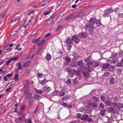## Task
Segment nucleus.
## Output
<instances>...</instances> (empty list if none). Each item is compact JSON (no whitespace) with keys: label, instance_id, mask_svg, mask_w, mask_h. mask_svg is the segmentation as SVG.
Wrapping results in <instances>:
<instances>
[{"label":"nucleus","instance_id":"obj_1","mask_svg":"<svg viewBox=\"0 0 123 123\" xmlns=\"http://www.w3.org/2000/svg\"><path fill=\"white\" fill-rule=\"evenodd\" d=\"M77 63V65L82 72L83 71L84 69H86V67H85L84 64L82 62L79 61Z\"/></svg>","mask_w":123,"mask_h":123},{"label":"nucleus","instance_id":"obj_2","mask_svg":"<svg viewBox=\"0 0 123 123\" xmlns=\"http://www.w3.org/2000/svg\"><path fill=\"white\" fill-rule=\"evenodd\" d=\"M85 27L86 30V31L88 30L89 29H91L89 30V31L90 33V34L91 35H92L93 34V29L94 28V26H93L92 25L91 27L89 25H85Z\"/></svg>","mask_w":123,"mask_h":123},{"label":"nucleus","instance_id":"obj_3","mask_svg":"<svg viewBox=\"0 0 123 123\" xmlns=\"http://www.w3.org/2000/svg\"><path fill=\"white\" fill-rule=\"evenodd\" d=\"M26 98L29 101L32 100V94L31 93L27 91L26 92ZM30 104H31V102L29 101Z\"/></svg>","mask_w":123,"mask_h":123},{"label":"nucleus","instance_id":"obj_4","mask_svg":"<svg viewBox=\"0 0 123 123\" xmlns=\"http://www.w3.org/2000/svg\"><path fill=\"white\" fill-rule=\"evenodd\" d=\"M77 35H74L72 36L71 38L73 41L75 43L78 44L80 41L79 38Z\"/></svg>","mask_w":123,"mask_h":123},{"label":"nucleus","instance_id":"obj_5","mask_svg":"<svg viewBox=\"0 0 123 123\" xmlns=\"http://www.w3.org/2000/svg\"><path fill=\"white\" fill-rule=\"evenodd\" d=\"M112 106L114 108L117 109H120L122 108V104L120 103H114L112 104Z\"/></svg>","mask_w":123,"mask_h":123},{"label":"nucleus","instance_id":"obj_6","mask_svg":"<svg viewBox=\"0 0 123 123\" xmlns=\"http://www.w3.org/2000/svg\"><path fill=\"white\" fill-rule=\"evenodd\" d=\"M43 89L44 92L47 93L49 92L51 90V87L47 85H45Z\"/></svg>","mask_w":123,"mask_h":123},{"label":"nucleus","instance_id":"obj_7","mask_svg":"<svg viewBox=\"0 0 123 123\" xmlns=\"http://www.w3.org/2000/svg\"><path fill=\"white\" fill-rule=\"evenodd\" d=\"M87 107L88 108H94L95 107L94 105L93 104V102L89 100L87 102Z\"/></svg>","mask_w":123,"mask_h":123},{"label":"nucleus","instance_id":"obj_8","mask_svg":"<svg viewBox=\"0 0 123 123\" xmlns=\"http://www.w3.org/2000/svg\"><path fill=\"white\" fill-rule=\"evenodd\" d=\"M92 70V68L90 67H89L87 69L86 68V69H84L82 72L84 73H86V75H87V74L90 73Z\"/></svg>","mask_w":123,"mask_h":123},{"label":"nucleus","instance_id":"obj_9","mask_svg":"<svg viewBox=\"0 0 123 123\" xmlns=\"http://www.w3.org/2000/svg\"><path fill=\"white\" fill-rule=\"evenodd\" d=\"M77 36H78L79 38L81 39L86 37L87 35L85 33L82 32L79 33Z\"/></svg>","mask_w":123,"mask_h":123},{"label":"nucleus","instance_id":"obj_10","mask_svg":"<svg viewBox=\"0 0 123 123\" xmlns=\"http://www.w3.org/2000/svg\"><path fill=\"white\" fill-rule=\"evenodd\" d=\"M108 111L109 112L114 114H117L118 113V111H114L113 108L112 107H109L108 109Z\"/></svg>","mask_w":123,"mask_h":123},{"label":"nucleus","instance_id":"obj_11","mask_svg":"<svg viewBox=\"0 0 123 123\" xmlns=\"http://www.w3.org/2000/svg\"><path fill=\"white\" fill-rule=\"evenodd\" d=\"M88 115L87 114H85L83 115L80 118L81 120H87L88 118Z\"/></svg>","mask_w":123,"mask_h":123},{"label":"nucleus","instance_id":"obj_12","mask_svg":"<svg viewBox=\"0 0 123 123\" xmlns=\"http://www.w3.org/2000/svg\"><path fill=\"white\" fill-rule=\"evenodd\" d=\"M76 16H75L74 15H70L68 16L66 18V20H70L73 19L74 18L76 17Z\"/></svg>","mask_w":123,"mask_h":123},{"label":"nucleus","instance_id":"obj_13","mask_svg":"<svg viewBox=\"0 0 123 123\" xmlns=\"http://www.w3.org/2000/svg\"><path fill=\"white\" fill-rule=\"evenodd\" d=\"M109 67V64L107 63L103 64L101 67L103 69H107Z\"/></svg>","mask_w":123,"mask_h":123},{"label":"nucleus","instance_id":"obj_14","mask_svg":"<svg viewBox=\"0 0 123 123\" xmlns=\"http://www.w3.org/2000/svg\"><path fill=\"white\" fill-rule=\"evenodd\" d=\"M72 38L71 39L70 37H68L67 40L66 41V43L68 44H71L73 42Z\"/></svg>","mask_w":123,"mask_h":123},{"label":"nucleus","instance_id":"obj_15","mask_svg":"<svg viewBox=\"0 0 123 123\" xmlns=\"http://www.w3.org/2000/svg\"><path fill=\"white\" fill-rule=\"evenodd\" d=\"M48 81L46 79H44L42 81H39V83L42 85H44Z\"/></svg>","mask_w":123,"mask_h":123},{"label":"nucleus","instance_id":"obj_16","mask_svg":"<svg viewBox=\"0 0 123 123\" xmlns=\"http://www.w3.org/2000/svg\"><path fill=\"white\" fill-rule=\"evenodd\" d=\"M51 56L49 53H48L45 56V58L48 61H49L51 59Z\"/></svg>","mask_w":123,"mask_h":123},{"label":"nucleus","instance_id":"obj_17","mask_svg":"<svg viewBox=\"0 0 123 123\" xmlns=\"http://www.w3.org/2000/svg\"><path fill=\"white\" fill-rule=\"evenodd\" d=\"M84 15L85 14L84 12H81L79 13L77 15H74L75 16H76V17H78L79 18H81L82 16H84Z\"/></svg>","mask_w":123,"mask_h":123},{"label":"nucleus","instance_id":"obj_18","mask_svg":"<svg viewBox=\"0 0 123 123\" xmlns=\"http://www.w3.org/2000/svg\"><path fill=\"white\" fill-rule=\"evenodd\" d=\"M72 81L73 84L75 86H76L77 85H78L79 83L76 79H73Z\"/></svg>","mask_w":123,"mask_h":123},{"label":"nucleus","instance_id":"obj_19","mask_svg":"<svg viewBox=\"0 0 123 123\" xmlns=\"http://www.w3.org/2000/svg\"><path fill=\"white\" fill-rule=\"evenodd\" d=\"M14 77L13 78L15 81H17L18 79V74L17 73H15L14 75Z\"/></svg>","mask_w":123,"mask_h":123},{"label":"nucleus","instance_id":"obj_20","mask_svg":"<svg viewBox=\"0 0 123 123\" xmlns=\"http://www.w3.org/2000/svg\"><path fill=\"white\" fill-rule=\"evenodd\" d=\"M95 21V19L94 18H91L89 21V22L90 25H92L94 24Z\"/></svg>","mask_w":123,"mask_h":123},{"label":"nucleus","instance_id":"obj_21","mask_svg":"<svg viewBox=\"0 0 123 123\" xmlns=\"http://www.w3.org/2000/svg\"><path fill=\"white\" fill-rule=\"evenodd\" d=\"M112 11V10L111 8H110L105 10L104 11V12H106V13L109 14Z\"/></svg>","mask_w":123,"mask_h":123},{"label":"nucleus","instance_id":"obj_22","mask_svg":"<svg viewBox=\"0 0 123 123\" xmlns=\"http://www.w3.org/2000/svg\"><path fill=\"white\" fill-rule=\"evenodd\" d=\"M35 92L38 94H42L43 92V90H38L36 89H35Z\"/></svg>","mask_w":123,"mask_h":123},{"label":"nucleus","instance_id":"obj_23","mask_svg":"<svg viewBox=\"0 0 123 123\" xmlns=\"http://www.w3.org/2000/svg\"><path fill=\"white\" fill-rule=\"evenodd\" d=\"M69 98V96H64L62 98V101H66Z\"/></svg>","mask_w":123,"mask_h":123},{"label":"nucleus","instance_id":"obj_24","mask_svg":"<svg viewBox=\"0 0 123 123\" xmlns=\"http://www.w3.org/2000/svg\"><path fill=\"white\" fill-rule=\"evenodd\" d=\"M18 69H17V70H20L22 69V67L21 66V64L20 62L17 63Z\"/></svg>","mask_w":123,"mask_h":123},{"label":"nucleus","instance_id":"obj_25","mask_svg":"<svg viewBox=\"0 0 123 123\" xmlns=\"http://www.w3.org/2000/svg\"><path fill=\"white\" fill-rule=\"evenodd\" d=\"M96 24L97 26H100L101 25L100 21L99 20H97L96 22Z\"/></svg>","mask_w":123,"mask_h":123},{"label":"nucleus","instance_id":"obj_26","mask_svg":"<svg viewBox=\"0 0 123 123\" xmlns=\"http://www.w3.org/2000/svg\"><path fill=\"white\" fill-rule=\"evenodd\" d=\"M58 94V95L60 97L63 96L65 95V92L62 91H61Z\"/></svg>","mask_w":123,"mask_h":123},{"label":"nucleus","instance_id":"obj_27","mask_svg":"<svg viewBox=\"0 0 123 123\" xmlns=\"http://www.w3.org/2000/svg\"><path fill=\"white\" fill-rule=\"evenodd\" d=\"M99 65L98 62H94L92 63V66L94 67H98Z\"/></svg>","mask_w":123,"mask_h":123},{"label":"nucleus","instance_id":"obj_28","mask_svg":"<svg viewBox=\"0 0 123 123\" xmlns=\"http://www.w3.org/2000/svg\"><path fill=\"white\" fill-rule=\"evenodd\" d=\"M105 104L106 105H107L109 106H111V103L110 101L108 100L106 101L105 102Z\"/></svg>","mask_w":123,"mask_h":123},{"label":"nucleus","instance_id":"obj_29","mask_svg":"<svg viewBox=\"0 0 123 123\" xmlns=\"http://www.w3.org/2000/svg\"><path fill=\"white\" fill-rule=\"evenodd\" d=\"M25 123H31V119H27L25 121Z\"/></svg>","mask_w":123,"mask_h":123},{"label":"nucleus","instance_id":"obj_30","mask_svg":"<svg viewBox=\"0 0 123 123\" xmlns=\"http://www.w3.org/2000/svg\"><path fill=\"white\" fill-rule=\"evenodd\" d=\"M5 15V11H3L2 13L0 15V18H3Z\"/></svg>","mask_w":123,"mask_h":123},{"label":"nucleus","instance_id":"obj_31","mask_svg":"<svg viewBox=\"0 0 123 123\" xmlns=\"http://www.w3.org/2000/svg\"><path fill=\"white\" fill-rule=\"evenodd\" d=\"M40 38V37H38L36 39L33 40L32 41V43H34L36 42H38Z\"/></svg>","mask_w":123,"mask_h":123},{"label":"nucleus","instance_id":"obj_32","mask_svg":"<svg viewBox=\"0 0 123 123\" xmlns=\"http://www.w3.org/2000/svg\"><path fill=\"white\" fill-rule=\"evenodd\" d=\"M106 111L105 110H103L100 111V114L102 116H104L105 114V112Z\"/></svg>","mask_w":123,"mask_h":123},{"label":"nucleus","instance_id":"obj_33","mask_svg":"<svg viewBox=\"0 0 123 123\" xmlns=\"http://www.w3.org/2000/svg\"><path fill=\"white\" fill-rule=\"evenodd\" d=\"M65 60L68 63H69L71 61L70 58L68 57H66L65 58Z\"/></svg>","mask_w":123,"mask_h":123},{"label":"nucleus","instance_id":"obj_34","mask_svg":"<svg viewBox=\"0 0 123 123\" xmlns=\"http://www.w3.org/2000/svg\"><path fill=\"white\" fill-rule=\"evenodd\" d=\"M30 63V61H28V62H26L25 64H24L23 65V67H25L27 66Z\"/></svg>","mask_w":123,"mask_h":123},{"label":"nucleus","instance_id":"obj_35","mask_svg":"<svg viewBox=\"0 0 123 123\" xmlns=\"http://www.w3.org/2000/svg\"><path fill=\"white\" fill-rule=\"evenodd\" d=\"M37 76L40 78H42L43 76H44V75L43 74L41 73H38L37 74Z\"/></svg>","mask_w":123,"mask_h":123},{"label":"nucleus","instance_id":"obj_36","mask_svg":"<svg viewBox=\"0 0 123 123\" xmlns=\"http://www.w3.org/2000/svg\"><path fill=\"white\" fill-rule=\"evenodd\" d=\"M115 81V79L113 77L111 78L110 79V83L111 84H113Z\"/></svg>","mask_w":123,"mask_h":123},{"label":"nucleus","instance_id":"obj_37","mask_svg":"<svg viewBox=\"0 0 123 123\" xmlns=\"http://www.w3.org/2000/svg\"><path fill=\"white\" fill-rule=\"evenodd\" d=\"M62 27V25H59L56 29L55 30V31H58L60 30L61 29Z\"/></svg>","mask_w":123,"mask_h":123},{"label":"nucleus","instance_id":"obj_38","mask_svg":"<svg viewBox=\"0 0 123 123\" xmlns=\"http://www.w3.org/2000/svg\"><path fill=\"white\" fill-rule=\"evenodd\" d=\"M110 75V74L109 73L107 72H106L104 74V76L107 77L109 76Z\"/></svg>","mask_w":123,"mask_h":123},{"label":"nucleus","instance_id":"obj_39","mask_svg":"<svg viewBox=\"0 0 123 123\" xmlns=\"http://www.w3.org/2000/svg\"><path fill=\"white\" fill-rule=\"evenodd\" d=\"M122 69L120 68H118L116 70V72L117 73V74H120L122 72Z\"/></svg>","mask_w":123,"mask_h":123},{"label":"nucleus","instance_id":"obj_40","mask_svg":"<svg viewBox=\"0 0 123 123\" xmlns=\"http://www.w3.org/2000/svg\"><path fill=\"white\" fill-rule=\"evenodd\" d=\"M67 49L69 51H70L72 47V45L71 44H68V45H67Z\"/></svg>","mask_w":123,"mask_h":123},{"label":"nucleus","instance_id":"obj_41","mask_svg":"<svg viewBox=\"0 0 123 123\" xmlns=\"http://www.w3.org/2000/svg\"><path fill=\"white\" fill-rule=\"evenodd\" d=\"M87 66H89L92 64L93 62L91 61H90L86 63Z\"/></svg>","mask_w":123,"mask_h":123},{"label":"nucleus","instance_id":"obj_42","mask_svg":"<svg viewBox=\"0 0 123 123\" xmlns=\"http://www.w3.org/2000/svg\"><path fill=\"white\" fill-rule=\"evenodd\" d=\"M99 107L101 108H103L105 106L103 103H100L99 105Z\"/></svg>","mask_w":123,"mask_h":123},{"label":"nucleus","instance_id":"obj_43","mask_svg":"<svg viewBox=\"0 0 123 123\" xmlns=\"http://www.w3.org/2000/svg\"><path fill=\"white\" fill-rule=\"evenodd\" d=\"M34 98L36 99H39L41 97L38 95H35L34 96Z\"/></svg>","mask_w":123,"mask_h":123},{"label":"nucleus","instance_id":"obj_44","mask_svg":"<svg viewBox=\"0 0 123 123\" xmlns=\"http://www.w3.org/2000/svg\"><path fill=\"white\" fill-rule=\"evenodd\" d=\"M25 89L26 90H28L29 88V86L28 84L25 85L24 86Z\"/></svg>","mask_w":123,"mask_h":123},{"label":"nucleus","instance_id":"obj_45","mask_svg":"<svg viewBox=\"0 0 123 123\" xmlns=\"http://www.w3.org/2000/svg\"><path fill=\"white\" fill-rule=\"evenodd\" d=\"M81 114L78 113L76 114V117L77 118H80V117H81Z\"/></svg>","mask_w":123,"mask_h":123},{"label":"nucleus","instance_id":"obj_46","mask_svg":"<svg viewBox=\"0 0 123 123\" xmlns=\"http://www.w3.org/2000/svg\"><path fill=\"white\" fill-rule=\"evenodd\" d=\"M50 12V11H48L47 12H45L43 14L45 16H46L47 15H48L49 14Z\"/></svg>","mask_w":123,"mask_h":123},{"label":"nucleus","instance_id":"obj_47","mask_svg":"<svg viewBox=\"0 0 123 123\" xmlns=\"http://www.w3.org/2000/svg\"><path fill=\"white\" fill-rule=\"evenodd\" d=\"M67 84L68 85H71V82L70 79H68L66 81Z\"/></svg>","mask_w":123,"mask_h":123},{"label":"nucleus","instance_id":"obj_48","mask_svg":"<svg viewBox=\"0 0 123 123\" xmlns=\"http://www.w3.org/2000/svg\"><path fill=\"white\" fill-rule=\"evenodd\" d=\"M118 17L120 18H123V13H119L118 14Z\"/></svg>","mask_w":123,"mask_h":123},{"label":"nucleus","instance_id":"obj_49","mask_svg":"<svg viewBox=\"0 0 123 123\" xmlns=\"http://www.w3.org/2000/svg\"><path fill=\"white\" fill-rule=\"evenodd\" d=\"M11 61L10 59L8 61H6V65L7 66L8 65Z\"/></svg>","mask_w":123,"mask_h":123},{"label":"nucleus","instance_id":"obj_50","mask_svg":"<svg viewBox=\"0 0 123 123\" xmlns=\"http://www.w3.org/2000/svg\"><path fill=\"white\" fill-rule=\"evenodd\" d=\"M90 60V59L89 57H88L87 58L85 59H84L85 61V62L86 63L89 61Z\"/></svg>","mask_w":123,"mask_h":123},{"label":"nucleus","instance_id":"obj_51","mask_svg":"<svg viewBox=\"0 0 123 123\" xmlns=\"http://www.w3.org/2000/svg\"><path fill=\"white\" fill-rule=\"evenodd\" d=\"M44 41V40H42L41 41V42L37 45V46H41L42 45V44H43Z\"/></svg>","mask_w":123,"mask_h":123},{"label":"nucleus","instance_id":"obj_52","mask_svg":"<svg viewBox=\"0 0 123 123\" xmlns=\"http://www.w3.org/2000/svg\"><path fill=\"white\" fill-rule=\"evenodd\" d=\"M117 54H113L112 55L111 58L112 59H114L117 56Z\"/></svg>","mask_w":123,"mask_h":123},{"label":"nucleus","instance_id":"obj_53","mask_svg":"<svg viewBox=\"0 0 123 123\" xmlns=\"http://www.w3.org/2000/svg\"><path fill=\"white\" fill-rule=\"evenodd\" d=\"M18 58V57H15L14 58H11L10 59L11 60V61H12V60H17Z\"/></svg>","mask_w":123,"mask_h":123},{"label":"nucleus","instance_id":"obj_54","mask_svg":"<svg viewBox=\"0 0 123 123\" xmlns=\"http://www.w3.org/2000/svg\"><path fill=\"white\" fill-rule=\"evenodd\" d=\"M108 14L106 13V12H105L103 14V16L104 17H108Z\"/></svg>","mask_w":123,"mask_h":123},{"label":"nucleus","instance_id":"obj_55","mask_svg":"<svg viewBox=\"0 0 123 123\" xmlns=\"http://www.w3.org/2000/svg\"><path fill=\"white\" fill-rule=\"evenodd\" d=\"M61 105L63 106H66L67 105V103L64 102L61 103Z\"/></svg>","mask_w":123,"mask_h":123},{"label":"nucleus","instance_id":"obj_56","mask_svg":"<svg viewBox=\"0 0 123 123\" xmlns=\"http://www.w3.org/2000/svg\"><path fill=\"white\" fill-rule=\"evenodd\" d=\"M77 76L79 80L81 79L82 78V76L80 74H78L77 75Z\"/></svg>","mask_w":123,"mask_h":123},{"label":"nucleus","instance_id":"obj_57","mask_svg":"<svg viewBox=\"0 0 123 123\" xmlns=\"http://www.w3.org/2000/svg\"><path fill=\"white\" fill-rule=\"evenodd\" d=\"M93 99L95 101H97L98 100V98L96 96H94L93 97Z\"/></svg>","mask_w":123,"mask_h":123},{"label":"nucleus","instance_id":"obj_58","mask_svg":"<svg viewBox=\"0 0 123 123\" xmlns=\"http://www.w3.org/2000/svg\"><path fill=\"white\" fill-rule=\"evenodd\" d=\"M71 65L73 67H75L76 66V64L75 62H72Z\"/></svg>","mask_w":123,"mask_h":123},{"label":"nucleus","instance_id":"obj_59","mask_svg":"<svg viewBox=\"0 0 123 123\" xmlns=\"http://www.w3.org/2000/svg\"><path fill=\"white\" fill-rule=\"evenodd\" d=\"M101 98L102 101H104L105 100V98L104 96H102L101 97Z\"/></svg>","mask_w":123,"mask_h":123},{"label":"nucleus","instance_id":"obj_60","mask_svg":"<svg viewBox=\"0 0 123 123\" xmlns=\"http://www.w3.org/2000/svg\"><path fill=\"white\" fill-rule=\"evenodd\" d=\"M35 11L34 10L31 11L28 14V15L29 16L31 14L33 13Z\"/></svg>","mask_w":123,"mask_h":123},{"label":"nucleus","instance_id":"obj_61","mask_svg":"<svg viewBox=\"0 0 123 123\" xmlns=\"http://www.w3.org/2000/svg\"><path fill=\"white\" fill-rule=\"evenodd\" d=\"M91 109H86L85 111V112L86 113H89V111H90Z\"/></svg>","mask_w":123,"mask_h":123},{"label":"nucleus","instance_id":"obj_62","mask_svg":"<svg viewBox=\"0 0 123 123\" xmlns=\"http://www.w3.org/2000/svg\"><path fill=\"white\" fill-rule=\"evenodd\" d=\"M3 79L4 80H5L6 81H7V78L6 76H4Z\"/></svg>","mask_w":123,"mask_h":123},{"label":"nucleus","instance_id":"obj_63","mask_svg":"<svg viewBox=\"0 0 123 123\" xmlns=\"http://www.w3.org/2000/svg\"><path fill=\"white\" fill-rule=\"evenodd\" d=\"M51 34L50 33H48L47 34H45L44 35V37H48L49 36H50L51 35Z\"/></svg>","mask_w":123,"mask_h":123},{"label":"nucleus","instance_id":"obj_64","mask_svg":"<svg viewBox=\"0 0 123 123\" xmlns=\"http://www.w3.org/2000/svg\"><path fill=\"white\" fill-rule=\"evenodd\" d=\"M13 75L12 74H7L6 76L7 77H11V76H12Z\"/></svg>","mask_w":123,"mask_h":123}]
</instances>
